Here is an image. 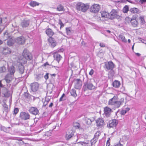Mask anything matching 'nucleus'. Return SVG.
I'll list each match as a JSON object with an SVG mask.
<instances>
[{
    "instance_id": "nucleus-1",
    "label": "nucleus",
    "mask_w": 146,
    "mask_h": 146,
    "mask_svg": "<svg viewBox=\"0 0 146 146\" xmlns=\"http://www.w3.org/2000/svg\"><path fill=\"white\" fill-rule=\"evenodd\" d=\"M76 9L83 12H86L88 9L89 6L87 4H85L81 2H78L75 5Z\"/></svg>"
},
{
    "instance_id": "nucleus-2",
    "label": "nucleus",
    "mask_w": 146,
    "mask_h": 146,
    "mask_svg": "<svg viewBox=\"0 0 146 146\" xmlns=\"http://www.w3.org/2000/svg\"><path fill=\"white\" fill-rule=\"evenodd\" d=\"M22 56L23 58V63L25 64L27 60H30L32 59L33 57L31 53L28 50L25 49L24 50L22 53Z\"/></svg>"
},
{
    "instance_id": "nucleus-3",
    "label": "nucleus",
    "mask_w": 146,
    "mask_h": 146,
    "mask_svg": "<svg viewBox=\"0 0 146 146\" xmlns=\"http://www.w3.org/2000/svg\"><path fill=\"white\" fill-rule=\"evenodd\" d=\"M83 87L84 91L87 89L91 90L96 89V87L93 84L90 79H88L86 82L84 83Z\"/></svg>"
},
{
    "instance_id": "nucleus-4",
    "label": "nucleus",
    "mask_w": 146,
    "mask_h": 146,
    "mask_svg": "<svg viewBox=\"0 0 146 146\" xmlns=\"http://www.w3.org/2000/svg\"><path fill=\"white\" fill-rule=\"evenodd\" d=\"M104 67L106 70L108 71L109 70H113L114 68L115 64L112 61H110L105 62Z\"/></svg>"
},
{
    "instance_id": "nucleus-5",
    "label": "nucleus",
    "mask_w": 146,
    "mask_h": 146,
    "mask_svg": "<svg viewBox=\"0 0 146 146\" xmlns=\"http://www.w3.org/2000/svg\"><path fill=\"white\" fill-rule=\"evenodd\" d=\"M100 9V7L99 5L94 4L90 7V11L93 13H96L98 12Z\"/></svg>"
},
{
    "instance_id": "nucleus-6",
    "label": "nucleus",
    "mask_w": 146,
    "mask_h": 146,
    "mask_svg": "<svg viewBox=\"0 0 146 146\" xmlns=\"http://www.w3.org/2000/svg\"><path fill=\"white\" fill-rule=\"evenodd\" d=\"M119 16L118 12L115 9H113L109 14V17L111 19H113L115 18H118Z\"/></svg>"
},
{
    "instance_id": "nucleus-7",
    "label": "nucleus",
    "mask_w": 146,
    "mask_h": 146,
    "mask_svg": "<svg viewBox=\"0 0 146 146\" xmlns=\"http://www.w3.org/2000/svg\"><path fill=\"white\" fill-rule=\"evenodd\" d=\"M118 121L116 119H113L109 121V123L107 124V127L109 128H113L115 127L118 124Z\"/></svg>"
},
{
    "instance_id": "nucleus-8",
    "label": "nucleus",
    "mask_w": 146,
    "mask_h": 146,
    "mask_svg": "<svg viewBox=\"0 0 146 146\" xmlns=\"http://www.w3.org/2000/svg\"><path fill=\"white\" fill-rule=\"evenodd\" d=\"M130 22L132 25L134 27H137L138 25V20L136 15H134L131 18Z\"/></svg>"
},
{
    "instance_id": "nucleus-9",
    "label": "nucleus",
    "mask_w": 146,
    "mask_h": 146,
    "mask_svg": "<svg viewBox=\"0 0 146 146\" xmlns=\"http://www.w3.org/2000/svg\"><path fill=\"white\" fill-rule=\"evenodd\" d=\"M20 117L23 120L29 119L30 118V115L28 113L22 112L20 113Z\"/></svg>"
},
{
    "instance_id": "nucleus-10",
    "label": "nucleus",
    "mask_w": 146,
    "mask_h": 146,
    "mask_svg": "<svg viewBox=\"0 0 146 146\" xmlns=\"http://www.w3.org/2000/svg\"><path fill=\"white\" fill-rule=\"evenodd\" d=\"M75 85L74 88L77 89H80L82 86V82L80 79H76L74 81Z\"/></svg>"
},
{
    "instance_id": "nucleus-11",
    "label": "nucleus",
    "mask_w": 146,
    "mask_h": 146,
    "mask_svg": "<svg viewBox=\"0 0 146 146\" xmlns=\"http://www.w3.org/2000/svg\"><path fill=\"white\" fill-rule=\"evenodd\" d=\"M15 41L19 44H23L25 43V39L24 36H21L17 38Z\"/></svg>"
},
{
    "instance_id": "nucleus-12",
    "label": "nucleus",
    "mask_w": 146,
    "mask_h": 146,
    "mask_svg": "<svg viewBox=\"0 0 146 146\" xmlns=\"http://www.w3.org/2000/svg\"><path fill=\"white\" fill-rule=\"evenodd\" d=\"M97 126L98 127H101L104 125V120L103 118H99L96 120Z\"/></svg>"
},
{
    "instance_id": "nucleus-13",
    "label": "nucleus",
    "mask_w": 146,
    "mask_h": 146,
    "mask_svg": "<svg viewBox=\"0 0 146 146\" xmlns=\"http://www.w3.org/2000/svg\"><path fill=\"white\" fill-rule=\"evenodd\" d=\"M124 102V98H121L119 101H116L114 106L115 108H118L120 106L122 105Z\"/></svg>"
},
{
    "instance_id": "nucleus-14",
    "label": "nucleus",
    "mask_w": 146,
    "mask_h": 146,
    "mask_svg": "<svg viewBox=\"0 0 146 146\" xmlns=\"http://www.w3.org/2000/svg\"><path fill=\"white\" fill-rule=\"evenodd\" d=\"M30 24V20L24 19L22 21L21 23V26L23 28L27 27Z\"/></svg>"
},
{
    "instance_id": "nucleus-15",
    "label": "nucleus",
    "mask_w": 146,
    "mask_h": 146,
    "mask_svg": "<svg viewBox=\"0 0 146 146\" xmlns=\"http://www.w3.org/2000/svg\"><path fill=\"white\" fill-rule=\"evenodd\" d=\"M31 88L33 92L36 91L38 89L39 85L37 82L33 83L31 84Z\"/></svg>"
},
{
    "instance_id": "nucleus-16",
    "label": "nucleus",
    "mask_w": 146,
    "mask_h": 146,
    "mask_svg": "<svg viewBox=\"0 0 146 146\" xmlns=\"http://www.w3.org/2000/svg\"><path fill=\"white\" fill-rule=\"evenodd\" d=\"M2 92L4 96L5 97H9L11 96L10 92L5 88H3Z\"/></svg>"
},
{
    "instance_id": "nucleus-17",
    "label": "nucleus",
    "mask_w": 146,
    "mask_h": 146,
    "mask_svg": "<svg viewBox=\"0 0 146 146\" xmlns=\"http://www.w3.org/2000/svg\"><path fill=\"white\" fill-rule=\"evenodd\" d=\"M29 111L31 113L35 115L38 114L39 113V110L37 108L35 107H32L29 110Z\"/></svg>"
},
{
    "instance_id": "nucleus-18",
    "label": "nucleus",
    "mask_w": 146,
    "mask_h": 146,
    "mask_svg": "<svg viewBox=\"0 0 146 146\" xmlns=\"http://www.w3.org/2000/svg\"><path fill=\"white\" fill-rule=\"evenodd\" d=\"M111 111V109L107 106L104 108V113L107 117H109Z\"/></svg>"
},
{
    "instance_id": "nucleus-19",
    "label": "nucleus",
    "mask_w": 146,
    "mask_h": 146,
    "mask_svg": "<svg viewBox=\"0 0 146 146\" xmlns=\"http://www.w3.org/2000/svg\"><path fill=\"white\" fill-rule=\"evenodd\" d=\"M74 132L73 131L72 129H69L68 132L66 135V139L69 140L71 137H72L74 135Z\"/></svg>"
},
{
    "instance_id": "nucleus-20",
    "label": "nucleus",
    "mask_w": 146,
    "mask_h": 146,
    "mask_svg": "<svg viewBox=\"0 0 146 146\" xmlns=\"http://www.w3.org/2000/svg\"><path fill=\"white\" fill-rule=\"evenodd\" d=\"M13 77V75L9 74L5 76V79L7 83H9L12 80Z\"/></svg>"
},
{
    "instance_id": "nucleus-21",
    "label": "nucleus",
    "mask_w": 146,
    "mask_h": 146,
    "mask_svg": "<svg viewBox=\"0 0 146 146\" xmlns=\"http://www.w3.org/2000/svg\"><path fill=\"white\" fill-rule=\"evenodd\" d=\"M48 42L51 43V45L52 47H54L56 45V43L54 39L52 37H49V38L48 39Z\"/></svg>"
},
{
    "instance_id": "nucleus-22",
    "label": "nucleus",
    "mask_w": 146,
    "mask_h": 146,
    "mask_svg": "<svg viewBox=\"0 0 146 146\" xmlns=\"http://www.w3.org/2000/svg\"><path fill=\"white\" fill-rule=\"evenodd\" d=\"M18 70L19 72L21 74H23L24 72V68L23 65L21 64H20L18 68Z\"/></svg>"
},
{
    "instance_id": "nucleus-23",
    "label": "nucleus",
    "mask_w": 146,
    "mask_h": 146,
    "mask_svg": "<svg viewBox=\"0 0 146 146\" xmlns=\"http://www.w3.org/2000/svg\"><path fill=\"white\" fill-rule=\"evenodd\" d=\"M101 17L105 19L109 17V13L106 12L105 11H102L100 12Z\"/></svg>"
},
{
    "instance_id": "nucleus-24",
    "label": "nucleus",
    "mask_w": 146,
    "mask_h": 146,
    "mask_svg": "<svg viewBox=\"0 0 146 146\" xmlns=\"http://www.w3.org/2000/svg\"><path fill=\"white\" fill-rule=\"evenodd\" d=\"M117 97L114 96L113 98L110 99L109 101V105L111 106H114L116 101Z\"/></svg>"
},
{
    "instance_id": "nucleus-25",
    "label": "nucleus",
    "mask_w": 146,
    "mask_h": 146,
    "mask_svg": "<svg viewBox=\"0 0 146 146\" xmlns=\"http://www.w3.org/2000/svg\"><path fill=\"white\" fill-rule=\"evenodd\" d=\"M46 33L49 37L52 36L54 34V33L52 30L50 28L47 29L46 31Z\"/></svg>"
},
{
    "instance_id": "nucleus-26",
    "label": "nucleus",
    "mask_w": 146,
    "mask_h": 146,
    "mask_svg": "<svg viewBox=\"0 0 146 146\" xmlns=\"http://www.w3.org/2000/svg\"><path fill=\"white\" fill-rule=\"evenodd\" d=\"M2 52L3 54H7L10 53L11 50L8 47L4 48L2 51Z\"/></svg>"
},
{
    "instance_id": "nucleus-27",
    "label": "nucleus",
    "mask_w": 146,
    "mask_h": 146,
    "mask_svg": "<svg viewBox=\"0 0 146 146\" xmlns=\"http://www.w3.org/2000/svg\"><path fill=\"white\" fill-rule=\"evenodd\" d=\"M112 84L113 87L115 88H119L121 84L120 82L117 80L114 81Z\"/></svg>"
},
{
    "instance_id": "nucleus-28",
    "label": "nucleus",
    "mask_w": 146,
    "mask_h": 146,
    "mask_svg": "<svg viewBox=\"0 0 146 146\" xmlns=\"http://www.w3.org/2000/svg\"><path fill=\"white\" fill-rule=\"evenodd\" d=\"M15 68L13 66H11L9 68V71L10 72L9 74L13 75L15 72Z\"/></svg>"
},
{
    "instance_id": "nucleus-29",
    "label": "nucleus",
    "mask_w": 146,
    "mask_h": 146,
    "mask_svg": "<svg viewBox=\"0 0 146 146\" xmlns=\"http://www.w3.org/2000/svg\"><path fill=\"white\" fill-rule=\"evenodd\" d=\"M3 106L4 109L3 112H6V113H7L9 111L8 106L7 105V104L5 102H4L3 105Z\"/></svg>"
},
{
    "instance_id": "nucleus-30",
    "label": "nucleus",
    "mask_w": 146,
    "mask_h": 146,
    "mask_svg": "<svg viewBox=\"0 0 146 146\" xmlns=\"http://www.w3.org/2000/svg\"><path fill=\"white\" fill-rule=\"evenodd\" d=\"M54 56L57 62H59L60 60L62 58V57L60 54L56 53L54 54Z\"/></svg>"
},
{
    "instance_id": "nucleus-31",
    "label": "nucleus",
    "mask_w": 146,
    "mask_h": 146,
    "mask_svg": "<svg viewBox=\"0 0 146 146\" xmlns=\"http://www.w3.org/2000/svg\"><path fill=\"white\" fill-rule=\"evenodd\" d=\"M119 39L121 40L123 42H127V40L125 39V38L124 35H120L118 36Z\"/></svg>"
},
{
    "instance_id": "nucleus-32",
    "label": "nucleus",
    "mask_w": 146,
    "mask_h": 146,
    "mask_svg": "<svg viewBox=\"0 0 146 146\" xmlns=\"http://www.w3.org/2000/svg\"><path fill=\"white\" fill-rule=\"evenodd\" d=\"M73 126L76 129H79L80 127V124L77 122H74L73 124Z\"/></svg>"
},
{
    "instance_id": "nucleus-33",
    "label": "nucleus",
    "mask_w": 146,
    "mask_h": 146,
    "mask_svg": "<svg viewBox=\"0 0 146 146\" xmlns=\"http://www.w3.org/2000/svg\"><path fill=\"white\" fill-rule=\"evenodd\" d=\"M139 11L138 9L135 8H131L130 9V11L133 13H137Z\"/></svg>"
},
{
    "instance_id": "nucleus-34",
    "label": "nucleus",
    "mask_w": 146,
    "mask_h": 146,
    "mask_svg": "<svg viewBox=\"0 0 146 146\" xmlns=\"http://www.w3.org/2000/svg\"><path fill=\"white\" fill-rule=\"evenodd\" d=\"M71 95L74 97H76L77 96L76 90L74 89H72L70 92Z\"/></svg>"
},
{
    "instance_id": "nucleus-35",
    "label": "nucleus",
    "mask_w": 146,
    "mask_h": 146,
    "mask_svg": "<svg viewBox=\"0 0 146 146\" xmlns=\"http://www.w3.org/2000/svg\"><path fill=\"white\" fill-rule=\"evenodd\" d=\"M43 77V74H36L35 76V78L37 81L40 80Z\"/></svg>"
},
{
    "instance_id": "nucleus-36",
    "label": "nucleus",
    "mask_w": 146,
    "mask_h": 146,
    "mask_svg": "<svg viewBox=\"0 0 146 146\" xmlns=\"http://www.w3.org/2000/svg\"><path fill=\"white\" fill-rule=\"evenodd\" d=\"M30 5L32 7H34L36 5H39V3L35 1H31L30 3Z\"/></svg>"
},
{
    "instance_id": "nucleus-37",
    "label": "nucleus",
    "mask_w": 146,
    "mask_h": 146,
    "mask_svg": "<svg viewBox=\"0 0 146 146\" xmlns=\"http://www.w3.org/2000/svg\"><path fill=\"white\" fill-rule=\"evenodd\" d=\"M57 10L59 11H62L64 10L63 6L61 5H60L58 6L57 8Z\"/></svg>"
},
{
    "instance_id": "nucleus-38",
    "label": "nucleus",
    "mask_w": 146,
    "mask_h": 146,
    "mask_svg": "<svg viewBox=\"0 0 146 146\" xmlns=\"http://www.w3.org/2000/svg\"><path fill=\"white\" fill-rule=\"evenodd\" d=\"M7 45L9 46H11L13 44V41L12 39H9L7 41Z\"/></svg>"
},
{
    "instance_id": "nucleus-39",
    "label": "nucleus",
    "mask_w": 146,
    "mask_h": 146,
    "mask_svg": "<svg viewBox=\"0 0 146 146\" xmlns=\"http://www.w3.org/2000/svg\"><path fill=\"white\" fill-rule=\"evenodd\" d=\"M139 19L140 20V24L141 25H143L145 24V21L144 17L143 16L140 17L139 18Z\"/></svg>"
},
{
    "instance_id": "nucleus-40",
    "label": "nucleus",
    "mask_w": 146,
    "mask_h": 146,
    "mask_svg": "<svg viewBox=\"0 0 146 146\" xmlns=\"http://www.w3.org/2000/svg\"><path fill=\"white\" fill-rule=\"evenodd\" d=\"M89 141H86V142H78V143H80L81 145L83 146H86L89 143Z\"/></svg>"
},
{
    "instance_id": "nucleus-41",
    "label": "nucleus",
    "mask_w": 146,
    "mask_h": 146,
    "mask_svg": "<svg viewBox=\"0 0 146 146\" xmlns=\"http://www.w3.org/2000/svg\"><path fill=\"white\" fill-rule=\"evenodd\" d=\"M66 29L67 35H70L71 34V29L69 27H67L66 28Z\"/></svg>"
},
{
    "instance_id": "nucleus-42",
    "label": "nucleus",
    "mask_w": 146,
    "mask_h": 146,
    "mask_svg": "<svg viewBox=\"0 0 146 146\" xmlns=\"http://www.w3.org/2000/svg\"><path fill=\"white\" fill-rule=\"evenodd\" d=\"M110 70V71L108 73V75L109 76H110L111 77H112L114 75V72L113 70Z\"/></svg>"
},
{
    "instance_id": "nucleus-43",
    "label": "nucleus",
    "mask_w": 146,
    "mask_h": 146,
    "mask_svg": "<svg viewBox=\"0 0 146 146\" xmlns=\"http://www.w3.org/2000/svg\"><path fill=\"white\" fill-rule=\"evenodd\" d=\"M85 120L86 124L88 125L91 124L92 122L91 120L88 118H86Z\"/></svg>"
},
{
    "instance_id": "nucleus-44",
    "label": "nucleus",
    "mask_w": 146,
    "mask_h": 146,
    "mask_svg": "<svg viewBox=\"0 0 146 146\" xmlns=\"http://www.w3.org/2000/svg\"><path fill=\"white\" fill-rule=\"evenodd\" d=\"M6 70V68L5 66H2L0 67V72H4Z\"/></svg>"
},
{
    "instance_id": "nucleus-45",
    "label": "nucleus",
    "mask_w": 146,
    "mask_h": 146,
    "mask_svg": "<svg viewBox=\"0 0 146 146\" xmlns=\"http://www.w3.org/2000/svg\"><path fill=\"white\" fill-rule=\"evenodd\" d=\"M129 10V8L126 5L123 8V11L124 13H127Z\"/></svg>"
},
{
    "instance_id": "nucleus-46",
    "label": "nucleus",
    "mask_w": 146,
    "mask_h": 146,
    "mask_svg": "<svg viewBox=\"0 0 146 146\" xmlns=\"http://www.w3.org/2000/svg\"><path fill=\"white\" fill-rule=\"evenodd\" d=\"M19 111V109L18 108H15L14 110V111H13V114H15V115L16 114H17L18 113Z\"/></svg>"
},
{
    "instance_id": "nucleus-47",
    "label": "nucleus",
    "mask_w": 146,
    "mask_h": 146,
    "mask_svg": "<svg viewBox=\"0 0 146 146\" xmlns=\"http://www.w3.org/2000/svg\"><path fill=\"white\" fill-rule=\"evenodd\" d=\"M24 96L26 98H28L29 97L30 95L27 92H25L24 94Z\"/></svg>"
},
{
    "instance_id": "nucleus-48",
    "label": "nucleus",
    "mask_w": 146,
    "mask_h": 146,
    "mask_svg": "<svg viewBox=\"0 0 146 146\" xmlns=\"http://www.w3.org/2000/svg\"><path fill=\"white\" fill-rule=\"evenodd\" d=\"M59 22V24L60 25V28L63 27L64 25V24L62 23V21L61 20L59 19L58 21Z\"/></svg>"
},
{
    "instance_id": "nucleus-49",
    "label": "nucleus",
    "mask_w": 146,
    "mask_h": 146,
    "mask_svg": "<svg viewBox=\"0 0 146 146\" xmlns=\"http://www.w3.org/2000/svg\"><path fill=\"white\" fill-rule=\"evenodd\" d=\"M126 112V111L125 110H123L121 111V115H124L125 114Z\"/></svg>"
},
{
    "instance_id": "nucleus-50",
    "label": "nucleus",
    "mask_w": 146,
    "mask_h": 146,
    "mask_svg": "<svg viewBox=\"0 0 146 146\" xmlns=\"http://www.w3.org/2000/svg\"><path fill=\"white\" fill-rule=\"evenodd\" d=\"M52 131H47L46 133V135L47 136H49L51 135V132H52Z\"/></svg>"
},
{
    "instance_id": "nucleus-51",
    "label": "nucleus",
    "mask_w": 146,
    "mask_h": 146,
    "mask_svg": "<svg viewBox=\"0 0 146 146\" xmlns=\"http://www.w3.org/2000/svg\"><path fill=\"white\" fill-rule=\"evenodd\" d=\"M140 41H141L142 43H143L145 44H146V40L144 39H143L141 38L139 40Z\"/></svg>"
},
{
    "instance_id": "nucleus-52",
    "label": "nucleus",
    "mask_w": 146,
    "mask_h": 146,
    "mask_svg": "<svg viewBox=\"0 0 146 146\" xmlns=\"http://www.w3.org/2000/svg\"><path fill=\"white\" fill-rule=\"evenodd\" d=\"M48 73H47L44 76V78L46 80H47L48 78Z\"/></svg>"
},
{
    "instance_id": "nucleus-53",
    "label": "nucleus",
    "mask_w": 146,
    "mask_h": 146,
    "mask_svg": "<svg viewBox=\"0 0 146 146\" xmlns=\"http://www.w3.org/2000/svg\"><path fill=\"white\" fill-rule=\"evenodd\" d=\"M94 72V70L92 69L89 73V74L91 75H92L93 74Z\"/></svg>"
},
{
    "instance_id": "nucleus-54",
    "label": "nucleus",
    "mask_w": 146,
    "mask_h": 146,
    "mask_svg": "<svg viewBox=\"0 0 146 146\" xmlns=\"http://www.w3.org/2000/svg\"><path fill=\"white\" fill-rule=\"evenodd\" d=\"M64 96H65V94H63L62 95V96H61V97H60V99L59 101H61L63 100V98L64 97Z\"/></svg>"
},
{
    "instance_id": "nucleus-55",
    "label": "nucleus",
    "mask_w": 146,
    "mask_h": 146,
    "mask_svg": "<svg viewBox=\"0 0 146 146\" xmlns=\"http://www.w3.org/2000/svg\"><path fill=\"white\" fill-rule=\"evenodd\" d=\"M100 45L102 47H104L105 46V44L103 43H100Z\"/></svg>"
},
{
    "instance_id": "nucleus-56",
    "label": "nucleus",
    "mask_w": 146,
    "mask_h": 146,
    "mask_svg": "<svg viewBox=\"0 0 146 146\" xmlns=\"http://www.w3.org/2000/svg\"><path fill=\"white\" fill-rule=\"evenodd\" d=\"M114 146H123L122 144H121L119 142V143L116 144Z\"/></svg>"
},
{
    "instance_id": "nucleus-57",
    "label": "nucleus",
    "mask_w": 146,
    "mask_h": 146,
    "mask_svg": "<svg viewBox=\"0 0 146 146\" xmlns=\"http://www.w3.org/2000/svg\"><path fill=\"white\" fill-rule=\"evenodd\" d=\"M48 103L47 102L45 101V102L43 103V106H45L46 105H47L48 104Z\"/></svg>"
},
{
    "instance_id": "nucleus-58",
    "label": "nucleus",
    "mask_w": 146,
    "mask_h": 146,
    "mask_svg": "<svg viewBox=\"0 0 146 146\" xmlns=\"http://www.w3.org/2000/svg\"><path fill=\"white\" fill-rule=\"evenodd\" d=\"M122 138L123 139H124L125 141H127V140L128 139L127 137L125 136H123Z\"/></svg>"
},
{
    "instance_id": "nucleus-59",
    "label": "nucleus",
    "mask_w": 146,
    "mask_h": 146,
    "mask_svg": "<svg viewBox=\"0 0 146 146\" xmlns=\"http://www.w3.org/2000/svg\"><path fill=\"white\" fill-rule=\"evenodd\" d=\"M140 2L141 4H143V3L146 2V0H140Z\"/></svg>"
},
{
    "instance_id": "nucleus-60",
    "label": "nucleus",
    "mask_w": 146,
    "mask_h": 146,
    "mask_svg": "<svg viewBox=\"0 0 146 146\" xmlns=\"http://www.w3.org/2000/svg\"><path fill=\"white\" fill-rule=\"evenodd\" d=\"M121 1L123 2H126L127 1L129 2L130 3H132V2L128 0H122Z\"/></svg>"
},
{
    "instance_id": "nucleus-61",
    "label": "nucleus",
    "mask_w": 146,
    "mask_h": 146,
    "mask_svg": "<svg viewBox=\"0 0 146 146\" xmlns=\"http://www.w3.org/2000/svg\"><path fill=\"white\" fill-rule=\"evenodd\" d=\"M53 105V103L51 102L50 104L49 105V107L50 108H51L52 107Z\"/></svg>"
},
{
    "instance_id": "nucleus-62",
    "label": "nucleus",
    "mask_w": 146,
    "mask_h": 146,
    "mask_svg": "<svg viewBox=\"0 0 146 146\" xmlns=\"http://www.w3.org/2000/svg\"><path fill=\"white\" fill-rule=\"evenodd\" d=\"M7 33L6 32H5V33H4V36H5L6 37H7Z\"/></svg>"
},
{
    "instance_id": "nucleus-63",
    "label": "nucleus",
    "mask_w": 146,
    "mask_h": 146,
    "mask_svg": "<svg viewBox=\"0 0 146 146\" xmlns=\"http://www.w3.org/2000/svg\"><path fill=\"white\" fill-rule=\"evenodd\" d=\"M2 23V18L0 17V25H1Z\"/></svg>"
},
{
    "instance_id": "nucleus-64",
    "label": "nucleus",
    "mask_w": 146,
    "mask_h": 146,
    "mask_svg": "<svg viewBox=\"0 0 146 146\" xmlns=\"http://www.w3.org/2000/svg\"><path fill=\"white\" fill-rule=\"evenodd\" d=\"M45 101L48 103L50 101V99L48 98H46Z\"/></svg>"
}]
</instances>
